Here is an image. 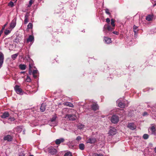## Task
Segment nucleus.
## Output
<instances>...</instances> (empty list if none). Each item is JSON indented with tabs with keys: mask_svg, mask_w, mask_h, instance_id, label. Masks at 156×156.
<instances>
[{
	"mask_svg": "<svg viewBox=\"0 0 156 156\" xmlns=\"http://www.w3.org/2000/svg\"><path fill=\"white\" fill-rule=\"evenodd\" d=\"M95 156H103V155L101 154H97L95 155Z\"/></svg>",
	"mask_w": 156,
	"mask_h": 156,
	"instance_id": "obj_50",
	"label": "nucleus"
},
{
	"mask_svg": "<svg viewBox=\"0 0 156 156\" xmlns=\"http://www.w3.org/2000/svg\"><path fill=\"white\" fill-rule=\"evenodd\" d=\"M65 118L70 120H74L76 119V117L74 115L67 114L66 115Z\"/></svg>",
	"mask_w": 156,
	"mask_h": 156,
	"instance_id": "obj_3",
	"label": "nucleus"
},
{
	"mask_svg": "<svg viewBox=\"0 0 156 156\" xmlns=\"http://www.w3.org/2000/svg\"><path fill=\"white\" fill-rule=\"evenodd\" d=\"M48 152L51 155H54L57 153V150L52 147H51L48 148Z\"/></svg>",
	"mask_w": 156,
	"mask_h": 156,
	"instance_id": "obj_4",
	"label": "nucleus"
},
{
	"mask_svg": "<svg viewBox=\"0 0 156 156\" xmlns=\"http://www.w3.org/2000/svg\"><path fill=\"white\" fill-rule=\"evenodd\" d=\"M56 118L57 117L56 116L53 117L52 118L50 122H53L54 124V125H57V122L56 121Z\"/></svg>",
	"mask_w": 156,
	"mask_h": 156,
	"instance_id": "obj_16",
	"label": "nucleus"
},
{
	"mask_svg": "<svg viewBox=\"0 0 156 156\" xmlns=\"http://www.w3.org/2000/svg\"><path fill=\"white\" fill-rule=\"evenodd\" d=\"M4 58L3 54L2 53H0V68L2 67L3 63Z\"/></svg>",
	"mask_w": 156,
	"mask_h": 156,
	"instance_id": "obj_11",
	"label": "nucleus"
},
{
	"mask_svg": "<svg viewBox=\"0 0 156 156\" xmlns=\"http://www.w3.org/2000/svg\"><path fill=\"white\" fill-rule=\"evenodd\" d=\"M148 135L147 134H144L143 136V137L144 139H147L148 138Z\"/></svg>",
	"mask_w": 156,
	"mask_h": 156,
	"instance_id": "obj_32",
	"label": "nucleus"
},
{
	"mask_svg": "<svg viewBox=\"0 0 156 156\" xmlns=\"http://www.w3.org/2000/svg\"><path fill=\"white\" fill-rule=\"evenodd\" d=\"M116 129L114 128H111L108 132V134L110 135H114L116 133Z\"/></svg>",
	"mask_w": 156,
	"mask_h": 156,
	"instance_id": "obj_8",
	"label": "nucleus"
},
{
	"mask_svg": "<svg viewBox=\"0 0 156 156\" xmlns=\"http://www.w3.org/2000/svg\"><path fill=\"white\" fill-rule=\"evenodd\" d=\"M34 40V37L32 35H30L28 39L27 40V42H31L33 41Z\"/></svg>",
	"mask_w": 156,
	"mask_h": 156,
	"instance_id": "obj_19",
	"label": "nucleus"
},
{
	"mask_svg": "<svg viewBox=\"0 0 156 156\" xmlns=\"http://www.w3.org/2000/svg\"><path fill=\"white\" fill-rule=\"evenodd\" d=\"M26 80H27V81L28 82H30L31 80L30 78L28 76H27V78Z\"/></svg>",
	"mask_w": 156,
	"mask_h": 156,
	"instance_id": "obj_37",
	"label": "nucleus"
},
{
	"mask_svg": "<svg viewBox=\"0 0 156 156\" xmlns=\"http://www.w3.org/2000/svg\"><path fill=\"white\" fill-rule=\"evenodd\" d=\"M33 75V77L35 78H36L37 77V75H36V74H32Z\"/></svg>",
	"mask_w": 156,
	"mask_h": 156,
	"instance_id": "obj_48",
	"label": "nucleus"
},
{
	"mask_svg": "<svg viewBox=\"0 0 156 156\" xmlns=\"http://www.w3.org/2000/svg\"><path fill=\"white\" fill-rule=\"evenodd\" d=\"M117 103L118 104V106L120 108H124L126 106L125 104L121 101L120 99H118L117 101Z\"/></svg>",
	"mask_w": 156,
	"mask_h": 156,
	"instance_id": "obj_10",
	"label": "nucleus"
},
{
	"mask_svg": "<svg viewBox=\"0 0 156 156\" xmlns=\"http://www.w3.org/2000/svg\"><path fill=\"white\" fill-rule=\"evenodd\" d=\"M4 30H2V29L0 31V36L1 35L3 31Z\"/></svg>",
	"mask_w": 156,
	"mask_h": 156,
	"instance_id": "obj_49",
	"label": "nucleus"
},
{
	"mask_svg": "<svg viewBox=\"0 0 156 156\" xmlns=\"http://www.w3.org/2000/svg\"><path fill=\"white\" fill-rule=\"evenodd\" d=\"M33 25L31 23H29L27 26L28 29H30L32 28Z\"/></svg>",
	"mask_w": 156,
	"mask_h": 156,
	"instance_id": "obj_30",
	"label": "nucleus"
},
{
	"mask_svg": "<svg viewBox=\"0 0 156 156\" xmlns=\"http://www.w3.org/2000/svg\"><path fill=\"white\" fill-rule=\"evenodd\" d=\"M3 139L5 140H7L8 141H12V137L10 135H7L4 137Z\"/></svg>",
	"mask_w": 156,
	"mask_h": 156,
	"instance_id": "obj_12",
	"label": "nucleus"
},
{
	"mask_svg": "<svg viewBox=\"0 0 156 156\" xmlns=\"http://www.w3.org/2000/svg\"><path fill=\"white\" fill-rule=\"evenodd\" d=\"M104 40L105 42L107 44H109L111 42V39L107 37H105Z\"/></svg>",
	"mask_w": 156,
	"mask_h": 156,
	"instance_id": "obj_13",
	"label": "nucleus"
},
{
	"mask_svg": "<svg viewBox=\"0 0 156 156\" xmlns=\"http://www.w3.org/2000/svg\"><path fill=\"white\" fill-rule=\"evenodd\" d=\"M25 154L23 153H20L19 154V156H24Z\"/></svg>",
	"mask_w": 156,
	"mask_h": 156,
	"instance_id": "obj_44",
	"label": "nucleus"
},
{
	"mask_svg": "<svg viewBox=\"0 0 156 156\" xmlns=\"http://www.w3.org/2000/svg\"><path fill=\"white\" fill-rule=\"evenodd\" d=\"M25 73V72H24H24H21L20 73Z\"/></svg>",
	"mask_w": 156,
	"mask_h": 156,
	"instance_id": "obj_52",
	"label": "nucleus"
},
{
	"mask_svg": "<svg viewBox=\"0 0 156 156\" xmlns=\"http://www.w3.org/2000/svg\"><path fill=\"white\" fill-rule=\"evenodd\" d=\"M154 135L155 136L156 138V134H154Z\"/></svg>",
	"mask_w": 156,
	"mask_h": 156,
	"instance_id": "obj_54",
	"label": "nucleus"
},
{
	"mask_svg": "<svg viewBox=\"0 0 156 156\" xmlns=\"http://www.w3.org/2000/svg\"><path fill=\"white\" fill-rule=\"evenodd\" d=\"M16 20L14 19L13 20L10 24L9 29H12L16 26Z\"/></svg>",
	"mask_w": 156,
	"mask_h": 156,
	"instance_id": "obj_7",
	"label": "nucleus"
},
{
	"mask_svg": "<svg viewBox=\"0 0 156 156\" xmlns=\"http://www.w3.org/2000/svg\"><path fill=\"white\" fill-rule=\"evenodd\" d=\"M111 25H112V26L113 27H114L115 26V24H114L115 21L113 19H112L111 20Z\"/></svg>",
	"mask_w": 156,
	"mask_h": 156,
	"instance_id": "obj_33",
	"label": "nucleus"
},
{
	"mask_svg": "<svg viewBox=\"0 0 156 156\" xmlns=\"http://www.w3.org/2000/svg\"><path fill=\"white\" fill-rule=\"evenodd\" d=\"M9 115L8 112H5L3 114L1 117L2 118L5 119L8 117L9 116Z\"/></svg>",
	"mask_w": 156,
	"mask_h": 156,
	"instance_id": "obj_15",
	"label": "nucleus"
},
{
	"mask_svg": "<svg viewBox=\"0 0 156 156\" xmlns=\"http://www.w3.org/2000/svg\"><path fill=\"white\" fill-rule=\"evenodd\" d=\"M113 33L114 34H116V35H118V34H119V33H118V32H117V31H114V32H113Z\"/></svg>",
	"mask_w": 156,
	"mask_h": 156,
	"instance_id": "obj_46",
	"label": "nucleus"
},
{
	"mask_svg": "<svg viewBox=\"0 0 156 156\" xmlns=\"http://www.w3.org/2000/svg\"><path fill=\"white\" fill-rule=\"evenodd\" d=\"M147 112H144L143 113V115L145 116L147 115Z\"/></svg>",
	"mask_w": 156,
	"mask_h": 156,
	"instance_id": "obj_47",
	"label": "nucleus"
},
{
	"mask_svg": "<svg viewBox=\"0 0 156 156\" xmlns=\"http://www.w3.org/2000/svg\"><path fill=\"white\" fill-rule=\"evenodd\" d=\"M37 70H35L33 71L32 74H37Z\"/></svg>",
	"mask_w": 156,
	"mask_h": 156,
	"instance_id": "obj_42",
	"label": "nucleus"
},
{
	"mask_svg": "<svg viewBox=\"0 0 156 156\" xmlns=\"http://www.w3.org/2000/svg\"><path fill=\"white\" fill-rule=\"evenodd\" d=\"M96 141V140L94 137H90L87 138L86 143H87L93 144Z\"/></svg>",
	"mask_w": 156,
	"mask_h": 156,
	"instance_id": "obj_6",
	"label": "nucleus"
},
{
	"mask_svg": "<svg viewBox=\"0 0 156 156\" xmlns=\"http://www.w3.org/2000/svg\"><path fill=\"white\" fill-rule=\"evenodd\" d=\"M29 73L30 74V75L32 73L31 69L32 68L33 65L32 64H29Z\"/></svg>",
	"mask_w": 156,
	"mask_h": 156,
	"instance_id": "obj_27",
	"label": "nucleus"
},
{
	"mask_svg": "<svg viewBox=\"0 0 156 156\" xmlns=\"http://www.w3.org/2000/svg\"><path fill=\"white\" fill-rule=\"evenodd\" d=\"M19 67L22 70H24L26 69V66L25 65L21 64L19 65Z\"/></svg>",
	"mask_w": 156,
	"mask_h": 156,
	"instance_id": "obj_24",
	"label": "nucleus"
},
{
	"mask_svg": "<svg viewBox=\"0 0 156 156\" xmlns=\"http://www.w3.org/2000/svg\"><path fill=\"white\" fill-rule=\"evenodd\" d=\"M15 119L14 118H10L9 119V120L11 121H14Z\"/></svg>",
	"mask_w": 156,
	"mask_h": 156,
	"instance_id": "obj_41",
	"label": "nucleus"
},
{
	"mask_svg": "<svg viewBox=\"0 0 156 156\" xmlns=\"http://www.w3.org/2000/svg\"><path fill=\"white\" fill-rule=\"evenodd\" d=\"M64 140L63 138H60L59 139H57L55 140V142L56 144H59L63 142Z\"/></svg>",
	"mask_w": 156,
	"mask_h": 156,
	"instance_id": "obj_14",
	"label": "nucleus"
},
{
	"mask_svg": "<svg viewBox=\"0 0 156 156\" xmlns=\"http://www.w3.org/2000/svg\"><path fill=\"white\" fill-rule=\"evenodd\" d=\"M14 88L15 91L17 94L20 95L23 94L22 90L19 86L16 85L15 86Z\"/></svg>",
	"mask_w": 156,
	"mask_h": 156,
	"instance_id": "obj_2",
	"label": "nucleus"
},
{
	"mask_svg": "<svg viewBox=\"0 0 156 156\" xmlns=\"http://www.w3.org/2000/svg\"><path fill=\"white\" fill-rule=\"evenodd\" d=\"M85 146L83 144H80L79 145V147L80 150H83L84 149Z\"/></svg>",
	"mask_w": 156,
	"mask_h": 156,
	"instance_id": "obj_22",
	"label": "nucleus"
},
{
	"mask_svg": "<svg viewBox=\"0 0 156 156\" xmlns=\"http://www.w3.org/2000/svg\"><path fill=\"white\" fill-rule=\"evenodd\" d=\"M106 22L107 23H109L110 22V20L109 18H107L106 19Z\"/></svg>",
	"mask_w": 156,
	"mask_h": 156,
	"instance_id": "obj_45",
	"label": "nucleus"
},
{
	"mask_svg": "<svg viewBox=\"0 0 156 156\" xmlns=\"http://www.w3.org/2000/svg\"><path fill=\"white\" fill-rule=\"evenodd\" d=\"M148 131L151 134H156V126L152 124L148 129Z\"/></svg>",
	"mask_w": 156,
	"mask_h": 156,
	"instance_id": "obj_1",
	"label": "nucleus"
},
{
	"mask_svg": "<svg viewBox=\"0 0 156 156\" xmlns=\"http://www.w3.org/2000/svg\"><path fill=\"white\" fill-rule=\"evenodd\" d=\"M105 12L108 15H110V13L109 12V10L108 9H105Z\"/></svg>",
	"mask_w": 156,
	"mask_h": 156,
	"instance_id": "obj_36",
	"label": "nucleus"
},
{
	"mask_svg": "<svg viewBox=\"0 0 156 156\" xmlns=\"http://www.w3.org/2000/svg\"><path fill=\"white\" fill-rule=\"evenodd\" d=\"M33 3V1L32 0H30V1H29V5H28V6L30 7L31 5H32V4Z\"/></svg>",
	"mask_w": 156,
	"mask_h": 156,
	"instance_id": "obj_38",
	"label": "nucleus"
},
{
	"mask_svg": "<svg viewBox=\"0 0 156 156\" xmlns=\"http://www.w3.org/2000/svg\"><path fill=\"white\" fill-rule=\"evenodd\" d=\"M45 109V104L43 103L42 104L40 108V110L41 112H44Z\"/></svg>",
	"mask_w": 156,
	"mask_h": 156,
	"instance_id": "obj_21",
	"label": "nucleus"
},
{
	"mask_svg": "<svg viewBox=\"0 0 156 156\" xmlns=\"http://www.w3.org/2000/svg\"><path fill=\"white\" fill-rule=\"evenodd\" d=\"M155 5H156V4H155Z\"/></svg>",
	"mask_w": 156,
	"mask_h": 156,
	"instance_id": "obj_55",
	"label": "nucleus"
},
{
	"mask_svg": "<svg viewBox=\"0 0 156 156\" xmlns=\"http://www.w3.org/2000/svg\"><path fill=\"white\" fill-rule=\"evenodd\" d=\"M18 55V53L12 55H11V58L13 60H14L16 58Z\"/></svg>",
	"mask_w": 156,
	"mask_h": 156,
	"instance_id": "obj_26",
	"label": "nucleus"
},
{
	"mask_svg": "<svg viewBox=\"0 0 156 156\" xmlns=\"http://www.w3.org/2000/svg\"><path fill=\"white\" fill-rule=\"evenodd\" d=\"M133 30L134 32L136 33L137 31V27L135 26V25H134L133 27Z\"/></svg>",
	"mask_w": 156,
	"mask_h": 156,
	"instance_id": "obj_29",
	"label": "nucleus"
},
{
	"mask_svg": "<svg viewBox=\"0 0 156 156\" xmlns=\"http://www.w3.org/2000/svg\"><path fill=\"white\" fill-rule=\"evenodd\" d=\"M153 18L152 16L149 15L147 16L146 18V19L147 21H149L151 20Z\"/></svg>",
	"mask_w": 156,
	"mask_h": 156,
	"instance_id": "obj_20",
	"label": "nucleus"
},
{
	"mask_svg": "<svg viewBox=\"0 0 156 156\" xmlns=\"http://www.w3.org/2000/svg\"><path fill=\"white\" fill-rule=\"evenodd\" d=\"M8 5L9 6H10L11 7H12L14 6V4L13 2H10L8 4Z\"/></svg>",
	"mask_w": 156,
	"mask_h": 156,
	"instance_id": "obj_31",
	"label": "nucleus"
},
{
	"mask_svg": "<svg viewBox=\"0 0 156 156\" xmlns=\"http://www.w3.org/2000/svg\"><path fill=\"white\" fill-rule=\"evenodd\" d=\"M127 127L132 130H134L136 128V125L133 123H128Z\"/></svg>",
	"mask_w": 156,
	"mask_h": 156,
	"instance_id": "obj_9",
	"label": "nucleus"
},
{
	"mask_svg": "<svg viewBox=\"0 0 156 156\" xmlns=\"http://www.w3.org/2000/svg\"><path fill=\"white\" fill-rule=\"evenodd\" d=\"M119 118L116 115H113L112 117L111 121L113 123H116L119 121Z\"/></svg>",
	"mask_w": 156,
	"mask_h": 156,
	"instance_id": "obj_5",
	"label": "nucleus"
},
{
	"mask_svg": "<svg viewBox=\"0 0 156 156\" xmlns=\"http://www.w3.org/2000/svg\"><path fill=\"white\" fill-rule=\"evenodd\" d=\"M78 128L80 129H81L84 128V126L83 125L80 124L78 126Z\"/></svg>",
	"mask_w": 156,
	"mask_h": 156,
	"instance_id": "obj_34",
	"label": "nucleus"
},
{
	"mask_svg": "<svg viewBox=\"0 0 156 156\" xmlns=\"http://www.w3.org/2000/svg\"><path fill=\"white\" fill-rule=\"evenodd\" d=\"M65 105L66 106H69L71 107H73V105L72 104L68 102H66Z\"/></svg>",
	"mask_w": 156,
	"mask_h": 156,
	"instance_id": "obj_25",
	"label": "nucleus"
},
{
	"mask_svg": "<svg viewBox=\"0 0 156 156\" xmlns=\"http://www.w3.org/2000/svg\"><path fill=\"white\" fill-rule=\"evenodd\" d=\"M92 108L95 111L98 108V107L97 104H94L92 105Z\"/></svg>",
	"mask_w": 156,
	"mask_h": 156,
	"instance_id": "obj_18",
	"label": "nucleus"
},
{
	"mask_svg": "<svg viewBox=\"0 0 156 156\" xmlns=\"http://www.w3.org/2000/svg\"><path fill=\"white\" fill-rule=\"evenodd\" d=\"M49 125L51 126H56V125H54V123L53 122H49Z\"/></svg>",
	"mask_w": 156,
	"mask_h": 156,
	"instance_id": "obj_39",
	"label": "nucleus"
},
{
	"mask_svg": "<svg viewBox=\"0 0 156 156\" xmlns=\"http://www.w3.org/2000/svg\"><path fill=\"white\" fill-rule=\"evenodd\" d=\"M9 30H8V29L6 30L5 31L4 33L5 35H7L10 33L11 31L12 30V29H9Z\"/></svg>",
	"mask_w": 156,
	"mask_h": 156,
	"instance_id": "obj_23",
	"label": "nucleus"
},
{
	"mask_svg": "<svg viewBox=\"0 0 156 156\" xmlns=\"http://www.w3.org/2000/svg\"><path fill=\"white\" fill-rule=\"evenodd\" d=\"M154 151L156 153V147L154 148Z\"/></svg>",
	"mask_w": 156,
	"mask_h": 156,
	"instance_id": "obj_51",
	"label": "nucleus"
},
{
	"mask_svg": "<svg viewBox=\"0 0 156 156\" xmlns=\"http://www.w3.org/2000/svg\"><path fill=\"white\" fill-rule=\"evenodd\" d=\"M29 156H34L33 155H29Z\"/></svg>",
	"mask_w": 156,
	"mask_h": 156,
	"instance_id": "obj_53",
	"label": "nucleus"
},
{
	"mask_svg": "<svg viewBox=\"0 0 156 156\" xmlns=\"http://www.w3.org/2000/svg\"><path fill=\"white\" fill-rule=\"evenodd\" d=\"M64 156H72V154L70 152H67L65 154Z\"/></svg>",
	"mask_w": 156,
	"mask_h": 156,
	"instance_id": "obj_35",
	"label": "nucleus"
},
{
	"mask_svg": "<svg viewBox=\"0 0 156 156\" xmlns=\"http://www.w3.org/2000/svg\"><path fill=\"white\" fill-rule=\"evenodd\" d=\"M7 23H6V24H5L4 26H3V27L2 29V30H4L5 27L7 26Z\"/></svg>",
	"mask_w": 156,
	"mask_h": 156,
	"instance_id": "obj_43",
	"label": "nucleus"
},
{
	"mask_svg": "<svg viewBox=\"0 0 156 156\" xmlns=\"http://www.w3.org/2000/svg\"><path fill=\"white\" fill-rule=\"evenodd\" d=\"M81 137L80 136H77L76 139V140H78V141L80 140H81Z\"/></svg>",
	"mask_w": 156,
	"mask_h": 156,
	"instance_id": "obj_40",
	"label": "nucleus"
},
{
	"mask_svg": "<svg viewBox=\"0 0 156 156\" xmlns=\"http://www.w3.org/2000/svg\"><path fill=\"white\" fill-rule=\"evenodd\" d=\"M29 14L28 13H27L26 14L25 16V19H24V23L25 24H26L28 22V18L29 16Z\"/></svg>",
	"mask_w": 156,
	"mask_h": 156,
	"instance_id": "obj_17",
	"label": "nucleus"
},
{
	"mask_svg": "<svg viewBox=\"0 0 156 156\" xmlns=\"http://www.w3.org/2000/svg\"><path fill=\"white\" fill-rule=\"evenodd\" d=\"M107 30L108 31H112L114 29V28L111 27L110 26L108 25L107 27Z\"/></svg>",
	"mask_w": 156,
	"mask_h": 156,
	"instance_id": "obj_28",
	"label": "nucleus"
}]
</instances>
